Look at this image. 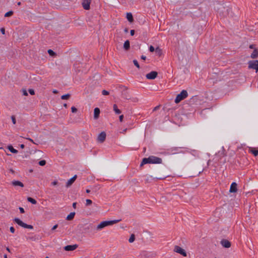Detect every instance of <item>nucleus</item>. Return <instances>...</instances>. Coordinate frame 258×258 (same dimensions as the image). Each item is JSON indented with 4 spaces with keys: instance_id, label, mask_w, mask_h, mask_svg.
Returning a JSON list of instances; mask_svg holds the SVG:
<instances>
[{
    "instance_id": "nucleus-1",
    "label": "nucleus",
    "mask_w": 258,
    "mask_h": 258,
    "mask_svg": "<svg viewBox=\"0 0 258 258\" xmlns=\"http://www.w3.org/2000/svg\"><path fill=\"white\" fill-rule=\"evenodd\" d=\"M162 159L161 158L150 156L148 158H144L140 164V166H142L146 164H161Z\"/></svg>"
},
{
    "instance_id": "nucleus-2",
    "label": "nucleus",
    "mask_w": 258,
    "mask_h": 258,
    "mask_svg": "<svg viewBox=\"0 0 258 258\" xmlns=\"http://www.w3.org/2000/svg\"><path fill=\"white\" fill-rule=\"evenodd\" d=\"M121 220V219H117V220H110V221H102L99 224H98L97 225V226L96 227V230H100L106 226L112 225L114 224H116V223L120 222Z\"/></svg>"
},
{
    "instance_id": "nucleus-3",
    "label": "nucleus",
    "mask_w": 258,
    "mask_h": 258,
    "mask_svg": "<svg viewBox=\"0 0 258 258\" xmlns=\"http://www.w3.org/2000/svg\"><path fill=\"white\" fill-rule=\"evenodd\" d=\"M187 95V92L185 90H182L179 94L177 95L175 99V102L176 103L180 102L181 100L186 98Z\"/></svg>"
},
{
    "instance_id": "nucleus-4",
    "label": "nucleus",
    "mask_w": 258,
    "mask_h": 258,
    "mask_svg": "<svg viewBox=\"0 0 258 258\" xmlns=\"http://www.w3.org/2000/svg\"><path fill=\"white\" fill-rule=\"evenodd\" d=\"M248 63L249 69L255 70L256 72L258 71V60H250Z\"/></svg>"
},
{
    "instance_id": "nucleus-5",
    "label": "nucleus",
    "mask_w": 258,
    "mask_h": 258,
    "mask_svg": "<svg viewBox=\"0 0 258 258\" xmlns=\"http://www.w3.org/2000/svg\"><path fill=\"white\" fill-rule=\"evenodd\" d=\"M174 251L177 253H180L184 256H186L187 255L186 251L180 246L177 245L174 246Z\"/></svg>"
},
{
    "instance_id": "nucleus-6",
    "label": "nucleus",
    "mask_w": 258,
    "mask_h": 258,
    "mask_svg": "<svg viewBox=\"0 0 258 258\" xmlns=\"http://www.w3.org/2000/svg\"><path fill=\"white\" fill-rule=\"evenodd\" d=\"M158 73L156 71H152L150 73L146 74V77L149 80L155 79L157 76Z\"/></svg>"
},
{
    "instance_id": "nucleus-7",
    "label": "nucleus",
    "mask_w": 258,
    "mask_h": 258,
    "mask_svg": "<svg viewBox=\"0 0 258 258\" xmlns=\"http://www.w3.org/2000/svg\"><path fill=\"white\" fill-rule=\"evenodd\" d=\"M106 135L105 132H101L100 134H99V135L98 136L97 140H98V142H99L100 143H103L106 139Z\"/></svg>"
},
{
    "instance_id": "nucleus-8",
    "label": "nucleus",
    "mask_w": 258,
    "mask_h": 258,
    "mask_svg": "<svg viewBox=\"0 0 258 258\" xmlns=\"http://www.w3.org/2000/svg\"><path fill=\"white\" fill-rule=\"evenodd\" d=\"M91 0H83L82 6L85 10H88L90 9V5Z\"/></svg>"
},
{
    "instance_id": "nucleus-9",
    "label": "nucleus",
    "mask_w": 258,
    "mask_h": 258,
    "mask_svg": "<svg viewBox=\"0 0 258 258\" xmlns=\"http://www.w3.org/2000/svg\"><path fill=\"white\" fill-rule=\"evenodd\" d=\"M123 88H124V90L121 93V97L125 99H131V97H130L128 92L126 90L127 89L124 87H123Z\"/></svg>"
},
{
    "instance_id": "nucleus-10",
    "label": "nucleus",
    "mask_w": 258,
    "mask_h": 258,
    "mask_svg": "<svg viewBox=\"0 0 258 258\" xmlns=\"http://www.w3.org/2000/svg\"><path fill=\"white\" fill-rule=\"evenodd\" d=\"M221 245L225 248H229L231 246V243L227 239H222L221 241Z\"/></svg>"
},
{
    "instance_id": "nucleus-11",
    "label": "nucleus",
    "mask_w": 258,
    "mask_h": 258,
    "mask_svg": "<svg viewBox=\"0 0 258 258\" xmlns=\"http://www.w3.org/2000/svg\"><path fill=\"white\" fill-rule=\"evenodd\" d=\"M78 247L77 244L74 245H68L64 247V249L66 251H73L76 249Z\"/></svg>"
},
{
    "instance_id": "nucleus-12",
    "label": "nucleus",
    "mask_w": 258,
    "mask_h": 258,
    "mask_svg": "<svg viewBox=\"0 0 258 258\" xmlns=\"http://www.w3.org/2000/svg\"><path fill=\"white\" fill-rule=\"evenodd\" d=\"M77 177V175H74L73 177H72L71 178H70L67 182L66 183V186L69 187L75 181V180L76 179Z\"/></svg>"
},
{
    "instance_id": "nucleus-13",
    "label": "nucleus",
    "mask_w": 258,
    "mask_h": 258,
    "mask_svg": "<svg viewBox=\"0 0 258 258\" xmlns=\"http://www.w3.org/2000/svg\"><path fill=\"white\" fill-rule=\"evenodd\" d=\"M237 190V184L236 182H232L231 184L229 191L230 192H235Z\"/></svg>"
},
{
    "instance_id": "nucleus-14",
    "label": "nucleus",
    "mask_w": 258,
    "mask_h": 258,
    "mask_svg": "<svg viewBox=\"0 0 258 258\" xmlns=\"http://www.w3.org/2000/svg\"><path fill=\"white\" fill-rule=\"evenodd\" d=\"M12 184L14 186H19L23 187L24 186V184L22 182L18 181V180H13L12 182Z\"/></svg>"
},
{
    "instance_id": "nucleus-15",
    "label": "nucleus",
    "mask_w": 258,
    "mask_h": 258,
    "mask_svg": "<svg viewBox=\"0 0 258 258\" xmlns=\"http://www.w3.org/2000/svg\"><path fill=\"white\" fill-rule=\"evenodd\" d=\"M100 111L99 108L96 107L94 110V118L96 119L99 117Z\"/></svg>"
},
{
    "instance_id": "nucleus-16",
    "label": "nucleus",
    "mask_w": 258,
    "mask_h": 258,
    "mask_svg": "<svg viewBox=\"0 0 258 258\" xmlns=\"http://www.w3.org/2000/svg\"><path fill=\"white\" fill-rule=\"evenodd\" d=\"M14 221L17 224H18L19 226L22 227L24 228V226L25 225V223H24L23 221H22L20 219H19V218H15L14 219Z\"/></svg>"
},
{
    "instance_id": "nucleus-17",
    "label": "nucleus",
    "mask_w": 258,
    "mask_h": 258,
    "mask_svg": "<svg viewBox=\"0 0 258 258\" xmlns=\"http://www.w3.org/2000/svg\"><path fill=\"white\" fill-rule=\"evenodd\" d=\"M249 152L252 154L254 156L258 155V150H256L253 148H249Z\"/></svg>"
},
{
    "instance_id": "nucleus-18",
    "label": "nucleus",
    "mask_w": 258,
    "mask_h": 258,
    "mask_svg": "<svg viewBox=\"0 0 258 258\" xmlns=\"http://www.w3.org/2000/svg\"><path fill=\"white\" fill-rule=\"evenodd\" d=\"M250 57L252 58H256L258 57V50L255 48L250 55Z\"/></svg>"
},
{
    "instance_id": "nucleus-19",
    "label": "nucleus",
    "mask_w": 258,
    "mask_h": 258,
    "mask_svg": "<svg viewBox=\"0 0 258 258\" xmlns=\"http://www.w3.org/2000/svg\"><path fill=\"white\" fill-rule=\"evenodd\" d=\"M130 43L128 40H126L123 44V48L125 50H127L130 49Z\"/></svg>"
},
{
    "instance_id": "nucleus-20",
    "label": "nucleus",
    "mask_w": 258,
    "mask_h": 258,
    "mask_svg": "<svg viewBox=\"0 0 258 258\" xmlns=\"http://www.w3.org/2000/svg\"><path fill=\"white\" fill-rule=\"evenodd\" d=\"M126 19L130 22H132L134 21L133 17L131 13H127L126 14Z\"/></svg>"
},
{
    "instance_id": "nucleus-21",
    "label": "nucleus",
    "mask_w": 258,
    "mask_h": 258,
    "mask_svg": "<svg viewBox=\"0 0 258 258\" xmlns=\"http://www.w3.org/2000/svg\"><path fill=\"white\" fill-rule=\"evenodd\" d=\"M8 149H9V150L11 152H12L13 153L16 154V153H17L18 152V150H17L16 149H14L12 145L8 146Z\"/></svg>"
},
{
    "instance_id": "nucleus-22",
    "label": "nucleus",
    "mask_w": 258,
    "mask_h": 258,
    "mask_svg": "<svg viewBox=\"0 0 258 258\" xmlns=\"http://www.w3.org/2000/svg\"><path fill=\"white\" fill-rule=\"evenodd\" d=\"M75 215V212H71L69 215L67 216L66 219L69 221L72 220L74 218Z\"/></svg>"
},
{
    "instance_id": "nucleus-23",
    "label": "nucleus",
    "mask_w": 258,
    "mask_h": 258,
    "mask_svg": "<svg viewBox=\"0 0 258 258\" xmlns=\"http://www.w3.org/2000/svg\"><path fill=\"white\" fill-rule=\"evenodd\" d=\"M113 110L116 114H119L121 113V111L117 108L116 104H114L113 106Z\"/></svg>"
},
{
    "instance_id": "nucleus-24",
    "label": "nucleus",
    "mask_w": 258,
    "mask_h": 258,
    "mask_svg": "<svg viewBox=\"0 0 258 258\" xmlns=\"http://www.w3.org/2000/svg\"><path fill=\"white\" fill-rule=\"evenodd\" d=\"M27 201L32 204H36L37 203V201L31 197H28L27 198Z\"/></svg>"
},
{
    "instance_id": "nucleus-25",
    "label": "nucleus",
    "mask_w": 258,
    "mask_h": 258,
    "mask_svg": "<svg viewBox=\"0 0 258 258\" xmlns=\"http://www.w3.org/2000/svg\"><path fill=\"white\" fill-rule=\"evenodd\" d=\"M135 235L134 234H132L131 235V237H130V238L128 239V241L130 243H132L135 241Z\"/></svg>"
},
{
    "instance_id": "nucleus-26",
    "label": "nucleus",
    "mask_w": 258,
    "mask_h": 258,
    "mask_svg": "<svg viewBox=\"0 0 258 258\" xmlns=\"http://www.w3.org/2000/svg\"><path fill=\"white\" fill-rule=\"evenodd\" d=\"M70 96L71 95L70 94H67L61 96V99L63 100L68 99L70 98Z\"/></svg>"
},
{
    "instance_id": "nucleus-27",
    "label": "nucleus",
    "mask_w": 258,
    "mask_h": 258,
    "mask_svg": "<svg viewBox=\"0 0 258 258\" xmlns=\"http://www.w3.org/2000/svg\"><path fill=\"white\" fill-rule=\"evenodd\" d=\"M13 14V12L12 11H10L8 12L7 13H6L5 14V17H10V16H11Z\"/></svg>"
},
{
    "instance_id": "nucleus-28",
    "label": "nucleus",
    "mask_w": 258,
    "mask_h": 258,
    "mask_svg": "<svg viewBox=\"0 0 258 258\" xmlns=\"http://www.w3.org/2000/svg\"><path fill=\"white\" fill-rule=\"evenodd\" d=\"M46 161L45 160H42L40 161L38 163L39 165L40 166H44L46 164Z\"/></svg>"
},
{
    "instance_id": "nucleus-29",
    "label": "nucleus",
    "mask_w": 258,
    "mask_h": 258,
    "mask_svg": "<svg viewBox=\"0 0 258 258\" xmlns=\"http://www.w3.org/2000/svg\"><path fill=\"white\" fill-rule=\"evenodd\" d=\"M24 228L32 229L33 228V227L31 225H28L25 223Z\"/></svg>"
},
{
    "instance_id": "nucleus-30",
    "label": "nucleus",
    "mask_w": 258,
    "mask_h": 258,
    "mask_svg": "<svg viewBox=\"0 0 258 258\" xmlns=\"http://www.w3.org/2000/svg\"><path fill=\"white\" fill-rule=\"evenodd\" d=\"M48 53L51 56H53L55 54V52L51 49L48 50Z\"/></svg>"
},
{
    "instance_id": "nucleus-31",
    "label": "nucleus",
    "mask_w": 258,
    "mask_h": 258,
    "mask_svg": "<svg viewBox=\"0 0 258 258\" xmlns=\"http://www.w3.org/2000/svg\"><path fill=\"white\" fill-rule=\"evenodd\" d=\"M133 63L135 64V66H136L138 68H140V65L136 59H134L133 60Z\"/></svg>"
},
{
    "instance_id": "nucleus-32",
    "label": "nucleus",
    "mask_w": 258,
    "mask_h": 258,
    "mask_svg": "<svg viewBox=\"0 0 258 258\" xmlns=\"http://www.w3.org/2000/svg\"><path fill=\"white\" fill-rule=\"evenodd\" d=\"M102 95H109V93L108 91L105 90H103L102 91Z\"/></svg>"
},
{
    "instance_id": "nucleus-33",
    "label": "nucleus",
    "mask_w": 258,
    "mask_h": 258,
    "mask_svg": "<svg viewBox=\"0 0 258 258\" xmlns=\"http://www.w3.org/2000/svg\"><path fill=\"white\" fill-rule=\"evenodd\" d=\"M92 203V202L91 200H89V199L86 200V206H89V205H91Z\"/></svg>"
},
{
    "instance_id": "nucleus-34",
    "label": "nucleus",
    "mask_w": 258,
    "mask_h": 258,
    "mask_svg": "<svg viewBox=\"0 0 258 258\" xmlns=\"http://www.w3.org/2000/svg\"><path fill=\"white\" fill-rule=\"evenodd\" d=\"M11 118H12V120L13 123L14 124H16V118H15V116L12 115L11 116Z\"/></svg>"
},
{
    "instance_id": "nucleus-35",
    "label": "nucleus",
    "mask_w": 258,
    "mask_h": 258,
    "mask_svg": "<svg viewBox=\"0 0 258 258\" xmlns=\"http://www.w3.org/2000/svg\"><path fill=\"white\" fill-rule=\"evenodd\" d=\"M28 91H29V93L32 95H34V94H35V92L33 89H29Z\"/></svg>"
},
{
    "instance_id": "nucleus-36",
    "label": "nucleus",
    "mask_w": 258,
    "mask_h": 258,
    "mask_svg": "<svg viewBox=\"0 0 258 258\" xmlns=\"http://www.w3.org/2000/svg\"><path fill=\"white\" fill-rule=\"evenodd\" d=\"M71 110L72 112L73 113H75L77 111V109L74 106L72 107Z\"/></svg>"
},
{
    "instance_id": "nucleus-37",
    "label": "nucleus",
    "mask_w": 258,
    "mask_h": 258,
    "mask_svg": "<svg viewBox=\"0 0 258 258\" xmlns=\"http://www.w3.org/2000/svg\"><path fill=\"white\" fill-rule=\"evenodd\" d=\"M149 51H150V52H154V51H155V48H154V47L153 46L151 45V46L149 47Z\"/></svg>"
},
{
    "instance_id": "nucleus-38",
    "label": "nucleus",
    "mask_w": 258,
    "mask_h": 258,
    "mask_svg": "<svg viewBox=\"0 0 258 258\" xmlns=\"http://www.w3.org/2000/svg\"><path fill=\"white\" fill-rule=\"evenodd\" d=\"M27 239H30L33 241H35L36 240V238L33 236H29L27 238Z\"/></svg>"
},
{
    "instance_id": "nucleus-39",
    "label": "nucleus",
    "mask_w": 258,
    "mask_h": 258,
    "mask_svg": "<svg viewBox=\"0 0 258 258\" xmlns=\"http://www.w3.org/2000/svg\"><path fill=\"white\" fill-rule=\"evenodd\" d=\"M19 210H20V212L21 213H25V210L24 209V208H23L22 207H19Z\"/></svg>"
},
{
    "instance_id": "nucleus-40",
    "label": "nucleus",
    "mask_w": 258,
    "mask_h": 258,
    "mask_svg": "<svg viewBox=\"0 0 258 258\" xmlns=\"http://www.w3.org/2000/svg\"><path fill=\"white\" fill-rule=\"evenodd\" d=\"M155 51L158 54H160L161 50V49L159 47H157L156 50H155Z\"/></svg>"
},
{
    "instance_id": "nucleus-41",
    "label": "nucleus",
    "mask_w": 258,
    "mask_h": 258,
    "mask_svg": "<svg viewBox=\"0 0 258 258\" xmlns=\"http://www.w3.org/2000/svg\"><path fill=\"white\" fill-rule=\"evenodd\" d=\"M10 230L13 233H14L15 232V228L13 227H12V226L10 227Z\"/></svg>"
},
{
    "instance_id": "nucleus-42",
    "label": "nucleus",
    "mask_w": 258,
    "mask_h": 258,
    "mask_svg": "<svg viewBox=\"0 0 258 258\" xmlns=\"http://www.w3.org/2000/svg\"><path fill=\"white\" fill-rule=\"evenodd\" d=\"M22 92H23V94L24 95H25V96L28 95L27 92L26 90H23Z\"/></svg>"
},
{
    "instance_id": "nucleus-43",
    "label": "nucleus",
    "mask_w": 258,
    "mask_h": 258,
    "mask_svg": "<svg viewBox=\"0 0 258 258\" xmlns=\"http://www.w3.org/2000/svg\"><path fill=\"white\" fill-rule=\"evenodd\" d=\"M123 117H124V116L123 115H121L119 116V119L120 121H121V122L122 121Z\"/></svg>"
},
{
    "instance_id": "nucleus-44",
    "label": "nucleus",
    "mask_w": 258,
    "mask_h": 258,
    "mask_svg": "<svg viewBox=\"0 0 258 258\" xmlns=\"http://www.w3.org/2000/svg\"><path fill=\"white\" fill-rule=\"evenodd\" d=\"M57 183H58L57 181L56 180H55L51 182V184L52 185H56L57 184Z\"/></svg>"
},
{
    "instance_id": "nucleus-45",
    "label": "nucleus",
    "mask_w": 258,
    "mask_h": 258,
    "mask_svg": "<svg viewBox=\"0 0 258 258\" xmlns=\"http://www.w3.org/2000/svg\"><path fill=\"white\" fill-rule=\"evenodd\" d=\"M57 227H58V225H57V224H56V225H54V226L52 227V228L51 230H55V229H56V228H57Z\"/></svg>"
},
{
    "instance_id": "nucleus-46",
    "label": "nucleus",
    "mask_w": 258,
    "mask_h": 258,
    "mask_svg": "<svg viewBox=\"0 0 258 258\" xmlns=\"http://www.w3.org/2000/svg\"><path fill=\"white\" fill-rule=\"evenodd\" d=\"M1 33H2L3 34H5V28H1Z\"/></svg>"
},
{
    "instance_id": "nucleus-47",
    "label": "nucleus",
    "mask_w": 258,
    "mask_h": 258,
    "mask_svg": "<svg viewBox=\"0 0 258 258\" xmlns=\"http://www.w3.org/2000/svg\"><path fill=\"white\" fill-rule=\"evenodd\" d=\"M133 102H136L138 101V99L137 98H133L131 99Z\"/></svg>"
},
{
    "instance_id": "nucleus-48",
    "label": "nucleus",
    "mask_w": 258,
    "mask_h": 258,
    "mask_svg": "<svg viewBox=\"0 0 258 258\" xmlns=\"http://www.w3.org/2000/svg\"><path fill=\"white\" fill-rule=\"evenodd\" d=\"M131 35L132 36H133L135 34V30H131L130 31Z\"/></svg>"
},
{
    "instance_id": "nucleus-49",
    "label": "nucleus",
    "mask_w": 258,
    "mask_h": 258,
    "mask_svg": "<svg viewBox=\"0 0 258 258\" xmlns=\"http://www.w3.org/2000/svg\"><path fill=\"white\" fill-rule=\"evenodd\" d=\"M76 205H77V203H73V207L74 209H76Z\"/></svg>"
},
{
    "instance_id": "nucleus-50",
    "label": "nucleus",
    "mask_w": 258,
    "mask_h": 258,
    "mask_svg": "<svg viewBox=\"0 0 258 258\" xmlns=\"http://www.w3.org/2000/svg\"><path fill=\"white\" fill-rule=\"evenodd\" d=\"M141 59H142L143 60H145L146 59V56H144V55H142L141 56Z\"/></svg>"
},
{
    "instance_id": "nucleus-51",
    "label": "nucleus",
    "mask_w": 258,
    "mask_h": 258,
    "mask_svg": "<svg viewBox=\"0 0 258 258\" xmlns=\"http://www.w3.org/2000/svg\"><path fill=\"white\" fill-rule=\"evenodd\" d=\"M166 177V176H164L163 177H157V179H163L164 178H165Z\"/></svg>"
},
{
    "instance_id": "nucleus-52",
    "label": "nucleus",
    "mask_w": 258,
    "mask_h": 258,
    "mask_svg": "<svg viewBox=\"0 0 258 258\" xmlns=\"http://www.w3.org/2000/svg\"><path fill=\"white\" fill-rule=\"evenodd\" d=\"M254 45L251 44V45H250L249 48H251V49H253V48H254Z\"/></svg>"
},
{
    "instance_id": "nucleus-53",
    "label": "nucleus",
    "mask_w": 258,
    "mask_h": 258,
    "mask_svg": "<svg viewBox=\"0 0 258 258\" xmlns=\"http://www.w3.org/2000/svg\"><path fill=\"white\" fill-rule=\"evenodd\" d=\"M27 140H29L30 141L32 142V143H34L33 140L30 138H27Z\"/></svg>"
},
{
    "instance_id": "nucleus-54",
    "label": "nucleus",
    "mask_w": 258,
    "mask_h": 258,
    "mask_svg": "<svg viewBox=\"0 0 258 258\" xmlns=\"http://www.w3.org/2000/svg\"><path fill=\"white\" fill-rule=\"evenodd\" d=\"M20 147L23 149L25 147V145L24 144H21L20 145Z\"/></svg>"
},
{
    "instance_id": "nucleus-55",
    "label": "nucleus",
    "mask_w": 258,
    "mask_h": 258,
    "mask_svg": "<svg viewBox=\"0 0 258 258\" xmlns=\"http://www.w3.org/2000/svg\"><path fill=\"white\" fill-rule=\"evenodd\" d=\"M90 191H90V189H86V192H87V193L89 194V193H90Z\"/></svg>"
},
{
    "instance_id": "nucleus-56",
    "label": "nucleus",
    "mask_w": 258,
    "mask_h": 258,
    "mask_svg": "<svg viewBox=\"0 0 258 258\" xmlns=\"http://www.w3.org/2000/svg\"><path fill=\"white\" fill-rule=\"evenodd\" d=\"M21 2H18V3H17V5H18V6H20V5H21Z\"/></svg>"
},
{
    "instance_id": "nucleus-57",
    "label": "nucleus",
    "mask_w": 258,
    "mask_h": 258,
    "mask_svg": "<svg viewBox=\"0 0 258 258\" xmlns=\"http://www.w3.org/2000/svg\"><path fill=\"white\" fill-rule=\"evenodd\" d=\"M4 258H7V254H5L4 255Z\"/></svg>"
},
{
    "instance_id": "nucleus-58",
    "label": "nucleus",
    "mask_w": 258,
    "mask_h": 258,
    "mask_svg": "<svg viewBox=\"0 0 258 258\" xmlns=\"http://www.w3.org/2000/svg\"><path fill=\"white\" fill-rule=\"evenodd\" d=\"M57 91L56 90H54L53 91V93H56Z\"/></svg>"
},
{
    "instance_id": "nucleus-59",
    "label": "nucleus",
    "mask_w": 258,
    "mask_h": 258,
    "mask_svg": "<svg viewBox=\"0 0 258 258\" xmlns=\"http://www.w3.org/2000/svg\"><path fill=\"white\" fill-rule=\"evenodd\" d=\"M63 106H64L65 107H67V104H64Z\"/></svg>"
},
{
    "instance_id": "nucleus-60",
    "label": "nucleus",
    "mask_w": 258,
    "mask_h": 258,
    "mask_svg": "<svg viewBox=\"0 0 258 258\" xmlns=\"http://www.w3.org/2000/svg\"><path fill=\"white\" fill-rule=\"evenodd\" d=\"M7 250L9 252L10 251V249L8 247L7 248Z\"/></svg>"
},
{
    "instance_id": "nucleus-61",
    "label": "nucleus",
    "mask_w": 258,
    "mask_h": 258,
    "mask_svg": "<svg viewBox=\"0 0 258 258\" xmlns=\"http://www.w3.org/2000/svg\"><path fill=\"white\" fill-rule=\"evenodd\" d=\"M158 107V106L156 107L154 109L155 110V109H157Z\"/></svg>"
},
{
    "instance_id": "nucleus-62",
    "label": "nucleus",
    "mask_w": 258,
    "mask_h": 258,
    "mask_svg": "<svg viewBox=\"0 0 258 258\" xmlns=\"http://www.w3.org/2000/svg\"><path fill=\"white\" fill-rule=\"evenodd\" d=\"M45 258H49V257H48V256H46V257H45Z\"/></svg>"
}]
</instances>
